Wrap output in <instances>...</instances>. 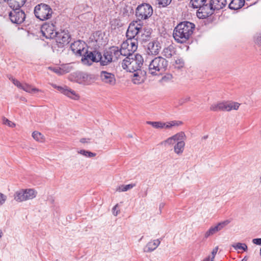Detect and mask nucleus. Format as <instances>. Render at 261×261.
Segmentation results:
<instances>
[{
  "label": "nucleus",
  "instance_id": "nucleus-4",
  "mask_svg": "<svg viewBox=\"0 0 261 261\" xmlns=\"http://www.w3.org/2000/svg\"><path fill=\"white\" fill-rule=\"evenodd\" d=\"M34 13L37 19L41 21H45L51 18L53 11L50 6L46 4L40 3L35 7Z\"/></svg>",
  "mask_w": 261,
  "mask_h": 261
},
{
  "label": "nucleus",
  "instance_id": "nucleus-42",
  "mask_svg": "<svg viewBox=\"0 0 261 261\" xmlns=\"http://www.w3.org/2000/svg\"><path fill=\"white\" fill-rule=\"evenodd\" d=\"M3 121L4 124L7 125L11 127H14L15 126V124L14 123L11 122L5 117L3 118Z\"/></svg>",
  "mask_w": 261,
  "mask_h": 261
},
{
  "label": "nucleus",
  "instance_id": "nucleus-28",
  "mask_svg": "<svg viewBox=\"0 0 261 261\" xmlns=\"http://www.w3.org/2000/svg\"><path fill=\"white\" fill-rule=\"evenodd\" d=\"M9 6L11 8H20L26 2V0H9Z\"/></svg>",
  "mask_w": 261,
  "mask_h": 261
},
{
  "label": "nucleus",
  "instance_id": "nucleus-14",
  "mask_svg": "<svg viewBox=\"0 0 261 261\" xmlns=\"http://www.w3.org/2000/svg\"><path fill=\"white\" fill-rule=\"evenodd\" d=\"M137 23L138 21H133L129 24L126 33L127 39L138 40L140 31V25Z\"/></svg>",
  "mask_w": 261,
  "mask_h": 261
},
{
  "label": "nucleus",
  "instance_id": "nucleus-34",
  "mask_svg": "<svg viewBox=\"0 0 261 261\" xmlns=\"http://www.w3.org/2000/svg\"><path fill=\"white\" fill-rule=\"evenodd\" d=\"M206 0H191L190 3L194 8H199Z\"/></svg>",
  "mask_w": 261,
  "mask_h": 261
},
{
  "label": "nucleus",
  "instance_id": "nucleus-46",
  "mask_svg": "<svg viewBox=\"0 0 261 261\" xmlns=\"http://www.w3.org/2000/svg\"><path fill=\"white\" fill-rule=\"evenodd\" d=\"M255 41L256 43L261 46V33L257 35Z\"/></svg>",
  "mask_w": 261,
  "mask_h": 261
},
{
  "label": "nucleus",
  "instance_id": "nucleus-10",
  "mask_svg": "<svg viewBox=\"0 0 261 261\" xmlns=\"http://www.w3.org/2000/svg\"><path fill=\"white\" fill-rule=\"evenodd\" d=\"M56 45L58 48H63L67 45L71 40V36L68 30H61L58 32L55 36Z\"/></svg>",
  "mask_w": 261,
  "mask_h": 261
},
{
  "label": "nucleus",
  "instance_id": "nucleus-51",
  "mask_svg": "<svg viewBox=\"0 0 261 261\" xmlns=\"http://www.w3.org/2000/svg\"><path fill=\"white\" fill-rule=\"evenodd\" d=\"M218 250V247L217 246L212 251V255L213 256H215L216 254H217V251Z\"/></svg>",
  "mask_w": 261,
  "mask_h": 261
},
{
  "label": "nucleus",
  "instance_id": "nucleus-21",
  "mask_svg": "<svg viewBox=\"0 0 261 261\" xmlns=\"http://www.w3.org/2000/svg\"><path fill=\"white\" fill-rule=\"evenodd\" d=\"M57 89L63 94L67 96L74 99L77 100L79 98L80 96L76 93V92L70 89H68L67 87L65 86L64 87L58 86Z\"/></svg>",
  "mask_w": 261,
  "mask_h": 261
},
{
  "label": "nucleus",
  "instance_id": "nucleus-26",
  "mask_svg": "<svg viewBox=\"0 0 261 261\" xmlns=\"http://www.w3.org/2000/svg\"><path fill=\"white\" fill-rule=\"evenodd\" d=\"M210 110L212 111H225V102H219L213 103L210 107Z\"/></svg>",
  "mask_w": 261,
  "mask_h": 261
},
{
  "label": "nucleus",
  "instance_id": "nucleus-27",
  "mask_svg": "<svg viewBox=\"0 0 261 261\" xmlns=\"http://www.w3.org/2000/svg\"><path fill=\"white\" fill-rule=\"evenodd\" d=\"M177 143L174 147V151L177 154H181L184 150L185 143L184 140L177 141Z\"/></svg>",
  "mask_w": 261,
  "mask_h": 261
},
{
  "label": "nucleus",
  "instance_id": "nucleus-38",
  "mask_svg": "<svg viewBox=\"0 0 261 261\" xmlns=\"http://www.w3.org/2000/svg\"><path fill=\"white\" fill-rule=\"evenodd\" d=\"M232 247L236 250L242 249L244 251L247 250V246L244 243H238L236 244L232 245Z\"/></svg>",
  "mask_w": 261,
  "mask_h": 261
},
{
  "label": "nucleus",
  "instance_id": "nucleus-59",
  "mask_svg": "<svg viewBox=\"0 0 261 261\" xmlns=\"http://www.w3.org/2000/svg\"><path fill=\"white\" fill-rule=\"evenodd\" d=\"M260 182L261 183V176L259 177Z\"/></svg>",
  "mask_w": 261,
  "mask_h": 261
},
{
  "label": "nucleus",
  "instance_id": "nucleus-55",
  "mask_svg": "<svg viewBox=\"0 0 261 261\" xmlns=\"http://www.w3.org/2000/svg\"><path fill=\"white\" fill-rule=\"evenodd\" d=\"M204 261H210V257H207L204 259Z\"/></svg>",
  "mask_w": 261,
  "mask_h": 261
},
{
  "label": "nucleus",
  "instance_id": "nucleus-54",
  "mask_svg": "<svg viewBox=\"0 0 261 261\" xmlns=\"http://www.w3.org/2000/svg\"><path fill=\"white\" fill-rule=\"evenodd\" d=\"M165 205V204L164 203H161L160 204V206H159V208L161 210V208H162Z\"/></svg>",
  "mask_w": 261,
  "mask_h": 261
},
{
  "label": "nucleus",
  "instance_id": "nucleus-17",
  "mask_svg": "<svg viewBox=\"0 0 261 261\" xmlns=\"http://www.w3.org/2000/svg\"><path fill=\"white\" fill-rule=\"evenodd\" d=\"M229 221L226 220L223 222L218 223L216 225L212 226L210 229L206 231L204 235V238L206 239L209 237L216 233L217 232L222 230L225 226H226Z\"/></svg>",
  "mask_w": 261,
  "mask_h": 261
},
{
  "label": "nucleus",
  "instance_id": "nucleus-3",
  "mask_svg": "<svg viewBox=\"0 0 261 261\" xmlns=\"http://www.w3.org/2000/svg\"><path fill=\"white\" fill-rule=\"evenodd\" d=\"M168 64V61L163 57H155L149 65L148 73L153 75L160 74L166 70Z\"/></svg>",
  "mask_w": 261,
  "mask_h": 261
},
{
  "label": "nucleus",
  "instance_id": "nucleus-56",
  "mask_svg": "<svg viewBox=\"0 0 261 261\" xmlns=\"http://www.w3.org/2000/svg\"><path fill=\"white\" fill-rule=\"evenodd\" d=\"M215 257V256L212 255V257H211L210 261H214Z\"/></svg>",
  "mask_w": 261,
  "mask_h": 261
},
{
  "label": "nucleus",
  "instance_id": "nucleus-29",
  "mask_svg": "<svg viewBox=\"0 0 261 261\" xmlns=\"http://www.w3.org/2000/svg\"><path fill=\"white\" fill-rule=\"evenodd\" d=\"M225 111H230L232 110H237L239 109L240 104L234 101H225Z\"/></svg>",
  "mask_w": 261,
  "mask_h": 261
},
{
  "label": "nucleus",
  "instance_id": "nucleus-58",
  "mask_svg": "<svg viewBox=\"0 0 261 261\" xmlns=\"http://www.w3.org/2000/svg\"><path fill=\"white\" fill-rule=\"evenodd\" d=\"M259 254H260V255L261 256V248H260V252H259Z\"/></svg>",
  "mask_w": 261,
  "mask_h": 261
},
{
  "label": "nucleus",
  "instance_id": "nucleus-30",
  "mask_svg": "<svg viewBox=\"0 0 261 261\" xmlns=\"http://www.w3.org/2000/svg\"><path fill=\"white\" fill-rule=\"evenodd\" d=\"M146 123L149 125H151L152 127L155 128H163L164 127L166 128V126L167 125V123H164L161 121H146Z\"/></svg>",
  "mask_w": 261,
  "mask_h": 261
},
{
  "label": "nucleus",
  "instance_id": "nucleus-60",
  "mask_svg": "<svg viewBox=\"0 0 261 261\" xmlns=\"http://www.w3.org/2000/svg\"><path fill=\"white\" fill-rule=\"evenodd\" d=\"M242 261H246V260H245V258H244V259H243L242 260Z\"/></svg>",
  "mask_w": 261,
  "mask_h": 261
},
{
  "label": "nucleus",
  "instance_id": "nucleus-53",
  "mask_svg": "<svg viewBox=\"0 0 261 261\" xmlns=\"http://www.w3.org/2000/svg\"><path fill=\"white\" fill-rule=\"evenodd\" d=\"M147 195V190L144 192L143 194L142 195V197H145Z\"/></svg>",
  "mask_w": 261,
  "mask_h": 261
},
{
  "label": "nucleus",
  "instance_id": "nucleus-23",
  "mask_svg": "<svg viewBox=\"0 0 261 261\" xmlns=\"http://www.w3.org/2000/svg\"><path fill=\"white\" fill-rule=\"evenodd\" d=\"M210 3L215 11H218L225 7L227 5L226 0H210Z\"/></svg>",
  "mask_w": 261,
  "mask_h": 261
},
{
  "label": "nucleus",
  "instance_id": "nucleus-63",
  "mask_svg": "<svg viewBox=\"0 0 261 261\" xmlns=\"http://www.w3.org/2000/svg\"><path fill=\"white\" fill-rule=\"evenodd\" d=\"M142 238H143V236H142V238H140V240H142Z\"/></svg>",
  "mask_w": 261,
  "mask_h": 261
},
{
  "label": "nucleus",
  "instance_id": "nucleus-39",
  "mask_svg": "<svg viewBox=\"0 0 261 261\" xmlns=\"http://www.w3.org/2000/svg\"><path fill=\"white\" fill-rule=\"evenodd\" d=\"M182 124V122L180 121H172L167 123L166 128H169L172 126H178Z\"/></svg>",
  "mask_w": 261,
  "mask_h": 261
},
{
  "label": "nucleus",
  "instance_id": "nucleus-16",
  "mask_svg": "<svg viewBox=\"0 0 261 261\" xmlns=\"http://www.w3.org/2000/svg\"><path fill=\"white\" fill-rule=\"evenodd\" d=\"M86 45L84 41L77 40L71 43L70 48L72 52L79 56H82L83 53L86 49H85Z\"/></svg>",
  "mask_w": 261,
  "mask_h": 261
},
{
  "label": "nucleus",
  "instance_id": "nucleus-25",
  "mask_svg": "<svg viewBox=\"0 0 261 261\" xmlns=\"http://www.w3.org/2000/svg\"><path fill=\"white\" fill-rule=\"evenodd\" d=\"M245 4V0H232L228 5V8L237 10L242 8Z\"/></svg>",
  "mask_w": 261,
  "mask_h": 261
},
{
  "label": "nucleus",
  "instance_id": "nucleus-24",
  "mask_svg": "<svg viewBox=\"0 0 261 261\" xmlns=\"http://www.w3.org/2000/svg\"><path fill=\"white\" fill-rule=\"evenodd\" d=\"M160 243L161 241L159 239L154 240L148 242L144 248V251L147 252L153 251L159 246Z\"/></svg>",
  "mask_w": 261,
  "mask_h": 261
},
{
  "label": "nucleus",
  "instance_id": "nucleus-12",
  "mask_svg": "<svg viewBox=\"0 0 261 261\" xmlns=\"http://www.w3.org/2000/svg\"><path fill=\"white\" fill-rule=\"evenodd\" d=\"M215 10L209 2L208 4L204 3L198 9L197 16L199 18H206L215 13Z\"/></svg>",
  "mask_w": 261,
  "mask_h": 261
},
{
  "label": "nucleus",
  "instance_id": "nucleus-2",
  "mask_svg": "<svg viewBox=\"0 0 261 261\" xmlns=\"http://www.w3.org/2000/svg\"><path fill=\"white\" fill-rule=\"evenodd\" d=\"M143 63V59L139 54L134 55L133 57L126 56L122 63V67L130 72L140 70Z\"/></svg>",
  "mask_w": 261,
  "mask_h": 261
},
{
  "label": "nucleus",
  "instance_id": "nucleus-11",
  "mask_svg": "<svg viewBox=\"0 0 261 261\" xmlns=\"http://www.w3.org/2000/svg\"><path fill=\"white\" fill-rule=\"evenodd\" d=\"M12 11L9 13V16L12 22L21 24L25 18L24 12L20 8H12Z\"/></svg>",
  "mask_w": 261,
  "mask_h": 261
},
{
  "label": "nucleus",
  "instance_id": "nucleus-48",
  "mask_svg": "<svg viewBox=\"0 0 261 261\" xmlns=\"http://www.w3.org/2000/svg\"><path fill=\"white\" fill-rule=\"evenodd\" d=\"M117 206L118 204H116L113 207L112 209L113 214L115 216H116L119 213V211L117 210Z\"/></svg>",
  "mask_w": 261,
  "mask_h": 261
},
{
  "label": "nucleus",
  "instance_id": "nucleus-6",
  "mask_svg": "<svg viewBox=\"0 0 261 261\" xmlns=\"http://www.w3.org/2000/svg\"><path fill=\"white\" fill-rule=\"evenodd\" d=\"M135 12L137 20L141 21L149 18L152 15L153 9L151 5L144 3L139 5L137 7Z\"/></svg>",
  "mask_w": 261,
  "mask_h": 261
},
{
  "label": "nucleus",
  "instance_id": "nucleus-13",
  "mask_svg": "<svg viewBox=\"0 0 261 261\" xmlns=\"http://www.w3.org/2000/svg\"><path fill=\"white\" fill-rule=\"evenodd\" d=\"M41 31L43 36L47 39H53L58 32L56 31L55 25L53 23L45 22L41 28Z\"/></svg>",
  "mask_w": 261,
  "mask_h": 261
},
{
  "label": "nucleus",
  "instance_id": "nucleus-44",
  "mask_svg": "<svg viewBox=\"0 0 261 261\" xmlns=\"http://www.w3.org/2000/svg\"><path fill=\"white\" fill-rule=\"evenodd\" d=\"M190 100V97H187L184 98H182L180 99L178 101L179 105H182L184 103L188 102Z\"/></svg>",
  "mask_w": 261,
  "mask_h": 261
},
{
  "label": "nucleus",
  "instance_id": "nucleus-37",
  "mask_svg": "<svg viewBox=\"0 0 261 261\" xmlns=\"http://www.w3.org/2000/svg\"><path fill=\"white\" fill-rule=\"evenodd\" d=\"M78 153L81 154L86 157L92 158L96 156V153L89 151L88 150H86L84 149H82L77 151Z\"/></svg>",
  "mask_w": 261,
  "mask_h": 261
},
{
  "label": "nucleus",
  "instance_id": "nucleus-50",
  "mask_svg": "<svg viewBox=\"0 0 261 261\" xmlns=\"http://www.w3.org/2000/svg\"><path fill=\"white\" fill-rule=\"evenodd\" d=\"M90 139L82 138L80 139V142L82 143H86L89 142Z\"/></svg>",
  "mask_w": 261,
  "mask_h": 261
},
{
  "label": "nucleus",
  "instance_id": "nucleus-62",
  "mask_svg": "<svg viewBox=\"0 0 261 261\" xmlns=\"http://www.w3.org/2000/svg\"><path fill=\"white\" fill-rule=\"evenodd\" d=\"M142 238H143V236H142V238H140V240H142Z\"/></svg>",
  "mask_w": 261,
  "mask_h": 261
},
{
  "label": "nucleus",
  "instance_id": "nucleus-57",
  "mask_svg": "<svg viewBox=\"0 0 261 261\" xmlns=\"http://www.w3.org/2000/svg\"><path fill=\"white\" fill-rule=\"evenodd\" d=\"M2 231H1V230H0V238L2 237Z\"/></svg>",
  "mask_w": 261,
  "mask_h": 261
},
{
  "label": "nucleus",
  "instance_id": "nucleus-32",
  "mask_svg": "<svg viewBox=\"0 0 261 261\" xmlns=\"http://www.w3.org/2000/svg\"><path fill=\"white\" fill-rule=\"evenodd\" d=\"M123 16H129L134 13V10L131 6H125L122 10Z\"/></svg>",
  "mask_w": 261,
  "mask_h": 261
},
{
  "label": "nucleus",
  "instance_id": "nucleus-7",
  "mask_svg": "<svg viewBox=\"0 0 261 261\" xmlns=\"http://www.w3.org/2000/svg\"><path fill=\"white\" fill-rule=\"evenodd\" d=\"M138 40L126 39L124 41L121 46V50L123 56H130L133 57V53L137 50L138 47Z\"/></svg>",
  "mask_w": 261,
  "mask_h": 261
},
{
  "label": "nucleus",
  "instance_id": "nucleus-52",
  "mask_svg": "<svg viewBox=\"0 0 261 261\" xmlns=\"http://www.w3.org/2000/svg\"><path fill=\"white\" fill-rule=\"evenodd\" d=\"M176 64H179L180 65V66H182L184 64V63L182 60L178 59L175 61Z\"/></svg>",
  "mask_w": 261,
  "mask_h": 261
},
{
  "label": "nucleus",
  "instance_id": "nucleus-45",
  "mask_svg": "<svg viewBox=\"0 0 261 261\" xmlns=\"http://www.w3.org/2000/svg\"><path fill=\"white\" fill-rule=\"evenodd\" d=\"M11 81H12L13 83L17 87L19 88H21L22 84H21L18 81L13 78H12Z\"/></svg>",
  "mask_w": 261,
  "mask_h": 261
},
{
  "label": "nucleus",
  "instance_id": "nucleus-20",
  "mask_svg": "<svg viewBox=\"0 0 261 261\" xmlns=\"http://www.w3.org/2000/svg\"><path fill=\"white\" fill-rule=\"evenodd\" d=\"M162 48L161 43L157 41L153 40L150 42L147 45V53L149 55H158Z\"/></svg>",
  "mask_w": 261,
  "mask_h": 261
},
{
  "label": "nucleus",
  "instance_id": "nucleus-8",
  "mask_svg": "<svg viewBox=\"0 0 261 261\" xmlns=\"http://www.w3.org/2000/svg\"><path fill=\"white\" fill-rule=\"evenodd\" d=\"M37 192L33 189H21L15 193L14 198L17 202H22L34 198Z\"/></svg>",
  "mask_w": 261,
  "mask_h": 261
},
{
  "label": "nucleus",
  "instance_id": "nucleus-22",
  "mask_svg": "<svg viewBox=\"0 0 261 261\" xmlns=\"http://www.w3.org/2000/svg\"><path fill=\"white\" fill-rule=\"evenodd\" d=\"M176 48L173 45H170L163 49L162 54L163 56L166 58H171L176 55Z\"/></svg>",
  "mask_w": 261,
  "mask_h": 261
},
{
  "label": "nucleus",
  "instance_id": "nucleus-15",
  "mask_svg": "<svg viewBox=\"0 0 261 261\" xmlns=\"http://www.w3.org/2000/svg\"><path fill=\"white\" fill-rule=\"evenodd\" d=\"M101 81L105 84L114 86L116 84V79L114 74L107 71H101L99 75Z\"/></svg>",
  "mask_w": 261,
  "mask_h": 261
},
{
  "label": "nucleus",
  "instance_id": "nucleus-61",
  "mask_svg": "<svg viewBox=\"0 0 261 261\" xmlns=\"http://www.w3.org/2000/svg\"><path fill=\"white\" fill-rule=\"evenodd\" d=\"M142 238H143V236H142V238H140V240H142Z\"/></svg>",
  "mask_w": 261,
  "mask_h": 261
},
{
  "label": "nucleus",
  "instance_id": "nucleus-64",
  "mask_svg": "<svg viewBox=\"0 0 261 261\" xmlns=\"http://www.w3.org/2000/svg\"><path fill=\"white\" fill-rule=\"evenodd\" d=\"M260 135H261V130L260 131Z\"/></svg>",
  "mask_w": 261,
  "mask_h": 261
},
{
  "label": "nucleus",
  "instance_id": "nucleus-40",
  "mask_svg": "<svg viewBox=\"0 0 261 261\" xmlns=\"http://www.w3.org/2000/svg\"><path fill=\"white\" fill-rule=\"evenodd\" d=\"M173 76L171 74H167L162 77L160 82L161 83L168 82L172 79Z\"/></svg>",
  "mask_w": 261,
  "mask_h": 261
},
{
  "label": "nucleus",
  "instance_id": "nucleus-18",
  "mask_svg": "<svg viewBox=\"0 0 261 261\" xmlns=\"http://www.w3.org/2000/svg\"><path fill=\"white\" fill-rule=\"evenodd\" d=\"M139 25H140V31L139 33V38H138V41L140 40L142 42L149 41L151 38V34L152 32V29L149 27H144L142 28V25H141L140 23Z\"/></svg>",
  "mask_w": 261,
  "mask_h": 261
},
{
  "label": "nucleus",
  "instance_id": "nucleus-33",
  "mask_svg": "<svg viewBox=\"0 0 261 261\" xmlns=\"http://www.w3.org/2000/svg\"><path fill=\"white\" fill-rule=\"evenodd\" d=\"M135 186L136 184H130L126 185H122L117 188V191H118L119 192H125L127 191L129 189H132Z\"/></svg>",
  "mask_w": 261,
  "mask_h": 261
},
{
  "label": "nucleus",
  "instance_id": "nucleus-36",
  "mask_svg": "<svg viewBox=\"0 0 261 261\" xmlns=\"http://www.w3.org/2000/svg\"><path fill=\"white\" fill-rule=\"evenodd\" d=\"M33 138L36 141L43 142L44 141L43 135L40 132L35 131L32 133Z\"/></svg>",
  "mask_w": 261,
  "mask_h": 261
},
{
  "label": "nucleus",
  "instance_id": "nucleus-49",
  "mask_svg": "<svg viewBox=\"0 0 261 261\" xmlns=\"http://www.w3.org/2000/svg\"><path fill=\"white\" fill-rule=\"evenodd\" d=\"M252 242L256 245H261V238L254 239Z\"/></svg>",
  "mask_w": 261,
  "mask_h": 261
},
{
  "label": "nucleus",
  "instance_id": "nucleus-47",
  "mask_svg": "<svg viewBox=\"0 0 261 261\" xmlns=\"http://www.w3.org/2000/svg\"><path fill=\"white\" fill-rule=\"evenodd\" d=\"M54 71L59 75L63 74L65 72V71L61 68H56L54 70Z\"/></svg>",
  "mask_w": 261,
  "mask_h": 261
},
{
  "label": "nucleus",
  "instance_id": "nucleus-35",
  "mask_svg": "<svg viewBox=\"0 0 261 261\" xmlns=\"http://www.w3.org/2000/svg\"><path fill=\"white\" fill-rule=\"evenodd\" d=\"M134 74L133 77L132 79V82L135 84H139L143 82V80L142 77L139 75L138 71Z\"/></svg>",
  "mask_w": 261,
  "mask_h": 261
},
{
  "label": "nucleus",
  "instance_id": "nucleus-9",
  "mask_svg": "<svg viewBox=\"0 0 261 261\" xmlns=\"http://www.w3.org/2000/svg\"><path fill=\"white\" fill-rule=\"evenodd\" d=\"M82 56V62L84 64L91 65L92 62H101V54L97 51H88L86 49Z\"/></svg>",
  "mask_w": 261,
  "mask_h": 261
},
{
  "label": "nucleus",
  "instance_id": "nucleus-43",
  "mask_svg": "<svg viewBox=\"0 0 261 261\" xmlns=\"http://www.w3.org/2000/svg\"><path fill=\"white\" fill-rule=\"evenodd\" d=\"M7 196L0 192V205H2L6 201Z\"/></svg>",
  "mask_w": 261,
  "mask_h": 261
},
{
  "label": "nucleus",
  "instance_id": "nucleus-41",
  "mask_svg": "<svg viewBox=\"0 0 261 261\" xmlns=\"http://www.w3.org/2000/svg\"><path fill=\"white\" fill-rule=\"evenodd\" d=\"M158 2V4L160 7H165L169 5L172 0H157Z\"/></svg>",
  "mask_w": 261,
  "mask_h": 261
},
{
  "label": "nucleus",
  "instance_id": "nucleus-31",
  "mask_svg": "<svg viewBox=\"0 0 261 261\" xmlns=\"http://www.w3.org/2000/svg\"><path fill=\"white\" fill-rule=\"evenodd\" d=\"M21 89L28 93H32L39 91V90L36 88H32L31 85L24 84H22Z\"/></svg>",
  "mask_w": 261,
  "mask_h": 261
},
{
  "label": "nucleus",
  "instance_id": "nucleus-19",
  "mask_svg": "<svg viewBox=\"0 0 261 261\" xmlns=\"http://www.w3.org/2000/svg\"><path fill=\"white\" fill-rule=\"evenodd\" d=\"M186 138V135L183 132H180L173 136L168 138L166 140L162 141L160 144L165 146L167 145H170L173 144L176 141L184 140Z\"/></svg>",
  "mask_w": 261,
  "mask_h": 261
},
{
  "label": "nucleus",
  "instance_id": "nucleus-1",
  "mask_svg": "<svg viewBox=\"0 0 261 261\" xmlns=\"http://www.w3.org/2000/svg\"><path fill=\"white\" fill-rule=\"evenodd\" d=\"M195 28L194 23L184 21L178 24L173 30V36L177 43L187 42L192 37Z\"/></svg>",
  "mask_w": 261,
  "mask_h": 261
},
{
  "label": "nucleus",
  "instance_id": "nucleus-5",
  "mask_svg": "<svg viewBox=\"0 0 261 261\" xmlns=\"http://www.w3.org/2000/svg\"><path fill=\"white\" fill-rule=\"evenodd\" d=\"M120 56H123L120 49L117 46H112L105 51L101 56V64L107 65L112 61L117 60Z\"/></svg>",
  "mask_w": 261,
  "mask_h": 261
}]
</instances>
